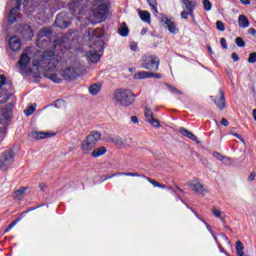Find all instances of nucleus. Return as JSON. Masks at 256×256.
I'll return each mask as SVG.
<instances>
[{
  "instance_id": "1",
  "label": "nucleus",
  "mask_w": 256,
  "mask_h": 256,
  "mask_svg": "<svg viewBox=\"0 0 256 256\" xmlns=\"http://www.w3.org/2000/svg\"><path fill=\"white\" fill-rule=\"evenodd\" d=\"M35 67L44 69V77L50 79L54 83H61L63 79L57 74V59H55V52L53 50H45L38 61L33 62Z\"/></svg>"
},
{
  "instance_id": "2",
  "label": "nucleus",
  "mask_w": 256,
  "mask_h": 256,
  "mask_svg": "<svg viewBox=\"0 0 256 256\" xmlns=\"http://www.w3.org/2000/svg\"><path fill=\"white\" fill-rule=\"evenodd\" d=\"M88 37L91 41L90 50L86 52L87 61L90 63H97L101 59V51H103V40L99 31L88 29Z\"/></svg>"
},
{
  "instance_id": "3",
  "label": "nucleus",
  "mask_w": 256,
  "mask_h": 256,
  "mask_svg": "<svg viewBox=\"0 0 256 256\" xmlns=\"http://www.w3.org/2000/svg\"><path fill=\"white\" fill-rule=\"evenodd\" d=\"M114 105L118 107H129L135 103V95L129 89H116L112 96Z\"/></svg>"
},
{
  "instance_id": "4",
  "label": "nucleus",
  "mask_w": 256,
  "mask_h": 256,
  "mask_svg": "<svg viewBox=\"0 0 256 256\" xmlns=\"http://www.w3.org/2000/svg\"><path fill=\"white\" fill-rule=\"evenodd\" d=\"M52 33L53 30L47 27H44L39 31L36 41V45L37 47H39V49H47L49 47H55L57 45V41L51 42Z\"/></svg>"
},
{
  "instance_id": "5",
  "label": "nucleus",
  "mask_w": 256,
  "mask_h": 256,
  "mask_svg": "<svg viewBox=\"0 0 256 256\" xmlns=\"http://www.w3.org/2000/svg\"><path fill=\"white\" fill-rule=\"evenodd\" d=\"M92 11L96 22L101 23V21H105L107 13H109V6H107V3L103 2L102 0H96Z\"/></svg>"
},
{
  "instance_id": "6",
  "label": "nucleus",
  "mask_w": 256,
  "mask_h": 256,
  "mask_svg": "<svg viewBox=\"0 0 256 256\" xmlns=\"http://www.w3.org/2000/svg\"><path fill=\"white\" fill-rule=\"evenodd\" d=\"M101 139V133L99 132H91L85 140L82 142V151L85 155L91 153L93 149H95V145H97V141Z\"/></svg>"
},
{
  "instance_id": "7",
  "label": "nucleus",
  "mask_w": 256,
  "mask_h": 256,
  "mask_svg": "<svg viewBox=\"0 0 256 256\" xmlns=\"http://www.w3.org/2000/svg\"><path fill=\"white\" fill-rule=\"evenodd\" d=\"M161 60L157 55L146 54L142 57V69H146L147 71H159V64Z\"/></svg>"
},
{
  "instance_id": "8",
  "label": "nucleus",
  "mask_w": 256,
  "mask_h": 256,
  "mask_svg": "<svg viewBox=\"0 0 256 256\" xmlns=\"http://www.w3.org/2000/svg\"><path fill=\"white\" fill-rule=\"evenodd\" d=\"M15 163V152L13 149L5 150L0 155V169L1 171H9L10 167Z\"/></svg>"
},
{
  "instance_id": "9",
  "label": "nucleus",
  "mask_w": 256,
  "mask_h": 256,
  "mask_svg": "<svg viewBox=\"0 0 256 256\" xmlns=\"http://www.w3.org/2000/svg\"><path fill=\"white\" fill-rule=\"evenodd\" d=\"M188 186L196 195H199V197H205L207 193H209V190L199 181V179H193Z\"/></svg>"
},
{
  "instance_id": "10",
  "label": "nucleus",
  "mask_w": 256,
  "mask_h": 256,
  "mask_svg": "<svg viewBox=\"0 0 256 256\" xmlns=\"http://www.w3.org/2000/svg\"><path fill=\"white\" fill-rule=\"evenodd\" d=\"M62 77L65 81H73V79H77L79 73L75 69V67L68 66L61 72Z\"/></svg>"
},
{
  "instance_id": "11",
  "label": "nucleus",
  "mask_w": 256,
  "mask_h": 256,
  "mask_svg": "<svg viewBox=\"0 0 256 256\" xmlns=\"http://www.w3.org/2000/svg\"><path fill=\"white\" fill-rule=\"evenodd\" d=\"M8 45L11 51H21V39L19 38V36H12L8 41Z\"/></svg>"
},
{
  "instance_id": "12",
  "label": "nucleus",
  "mask_w": 256,
  "mask_h": 256,
  "mask_svg": "<svg viewBox=\"0 0 256 256\" xmlns=\"http://www.w3.org/2000/svg\"><path fill=\"white\" fill-rule=\"evenodd\" d=\"M161 21L163 23H165V25H167L168 27V31H170L171 33H173L175 35V33H177V27L175 26V22H173L171 19H169L167 16L163 15Z\"/></svg>"
},
{
  "instance_id": "13",
  "label": "nucleus",
  "mask_w": 256,
  "mask_h": 256,
  "mask_svg": "<svg viewBox=\"0 0 256 256\" xmlns=\"http://www.w3.org/2000/svg\"><path fill=\"white\" fill-rule=\"evenodd\" d=\"M55 133H47V132H39V131H32L30 133V137L32 139H48V137H54Z\"/></svg>"
},
{
  "instance_id": "14",
  "label": "nucleus",
  "mask_w": 256,
  "mask_h": 256,
  "mask_svg": "<svg viewBox=\"0 0 256 256\" xmlns=\"http://www.w3.org/2000/svg\"><path fill=\"white\" fill-rule=\"evenodd\" d=\"M145 117H146V120L148 121V123H151V125H153V127H160L159 121L155 120V118H153V112L151 111V109H149V108L145 109Z\"/></svg>"
},
{
  "instance_id": "15",
  "label": "nucleus",
  "mask_w": 256,
  "mask_h": 256,
  "mask_svg": "<svg viewBox=\"0 0 256 256\" xmlns=\"http://www.w3.org/2000/svg\"><path fill=\"white\" fill-rule=\"evenodd\" d=\"M213 157H215V159H217L218 161H221V163H223V165H226V166L232 165L233 163V161L231 160V158H229V156H223L219 152H213Z\"/></svg>"
},
{
  "instance_id": "16",
  "label": "nucleus",
  "mask_w": 256,
  "mask_h": 256,
  "mask_svg": "<svg viewBox=\"0 0 256 256\" xmlns=\"http://www.w3.org/2000/svg\"><path fill=\"white\" fill-rule=\"evenodd\" d=\"M71 22L67 20H63V14H58L55 20L56 27H59L60 29H67L69 27Z\"/></svg>"
},
{
  "instance_id": "17",
  "label": "nucleus",
  "mask_w": 256,
  "mask_h": 256,
  "mask_svg": "<svg viewBox=\"0 0 256 256\" xmlns=\"http://www.w3.org/2000/svg\"><path fill=\"white\" fill-rule=\"evenodd\" d=\"M19 11H21V8L17 6L10 10V13L8 15L9 23H15V21H17V17H19Z\"/></svg>"
},
{
  "instance_id": "18",
  "label": "nucleus",
  "mask_w": 256,
  "mask_h": 256,
  "mask_svg": "<svg viewBox=\"0 0 256 256\" xmlns=\"http://www.w3.org/2000/svg\"><path fill=\"white\" fill-rule=\"evenodd\" d=\"M179 131L181 135H183V137H187L188 139H191V141H194L195 143L199 144V139L195 136V134H193L189 130L185 128H180Z\"/></svg>"
},
{
  "instance_id": "19",
  "label": "nucleus",
  "mask_w": 256,
  "mask_h": 256,
  "mask_svg": "<svg viewBox=\"0 0 256 256\" xmlns=\"http://www.w3.org/2000/svg\"><path fill=\"white\" fill-rule=\"evenodd\" d=\"M21 34L23 35L24 39L27 41H30V39H33V30H31V26L24 25L23 29L21 30Z\"/></svg>"
},
{
  "instance_id": "20",
  "label": "nucleus",
  "mask_w": 256,
  "mask_h": 256,
  "mask_svg": "<svg viewBox=\"0 0 256 256\" xmlns=\"http://www.w3.org/2000/svg\"><path fill=\"white\" fill-rule=\"evenodd\" d=\"M183 5H185L186 10L190 11L192 13L195 11V7H197V1L196 0H182Z\"/></svg>"
},
{
  "instance_id": "21",
  "label": "nucleus",
  "mask_w": 256,
  "mask_h": 256,
  "mask_svg": "<svg viewBox=\"0 0 256 256\" xmlns=\"http://www.w3.org/2000/svg\"><path fill=\"white\" fill-rule=\"evenodd\" d=\"M238 25L239 27H242V29H247L249 27V19L245 15H240L238 17Z\"/></svg>"
},
{
  "instance_id": "22",
  "label": "nucleus",
  "mask_w": 256,
  "mask_h": 256,
  "mask_svg": "<svg viewBox=\"0 0 256 256\" xmlns=\"http://www.w3.org/2000/svg\"><path fill=\"white\" fill-rule=\"evenodd\" d=\"M219 93L220 99L219 101L215 100V104L217 105L218 109H225V93H223V90H220Z\"/></svg>"
},
{
  "instance_id": "23",
  "label": "nucleus",
  "mask_w": 256,
  "mask_h": 256,
  "mask_svg": "<svg viewBox=\"0 0 256 256\" xmlns=\"http://www.w3.org/2000/svg\"><path fill=\"white\" fill-rule=\"evenodd\" d=\"M30 61H31V58H29L27 54H22L18 61V65H20V67H26L27 65H29Z\"/></svg>"
},
{
  "instance_id": "24",
  "label": "nucleus",
  "mask_w": 256,
  "mask_h": 256,
  "mask_svg": "<svg viewBox=\"0 0 256 256\" xmlns=\"http://www.w3.org/2000/svg\"><path fill=\"white\" fill-rule=\"evenodd\" d=\"M106 153L107 148H105V146H102L92 151V157H101V155H105Z\"/></svg>"
},
{
  "instance_id": "25",
  "label": "nucleus",
  "mask_w": 256,
  "mask_h": 256,
  "mask_svg": "<svg viewBox=\"0 0 256 256\" xmlns=\"http://www.w3.org/2000/svg\"><path fill=\"white\" fill-rule=\"evenodd\" d=\"M140 19L144 21V23H151V14L149 11H141L139 10Z\"/></svg>"
},
{
  "instance_id": "26",
  "label": "nucleus",
  "mask_w": 256,
  "mask_h": 256,
  "mask_svg": "<svg viewBox=\"0 0 256 256\" xmlns=\"http://www.w3.org/2000/svg\"><path fill=\"white\" fill-rule=\"evenodd\" d=\"M118 32H119V35H121V37H127V35H129V27H127V24L125 22H123L120 25Z\"/></svg>"
},
{
  "instance_id": "27",
  "label": "nucleus",
  "mask_w": 256,
  "mask_h": 256,
  "mask_svg": "<svg viewBox=\"0 0 256 256\" xmlns=\"http://www.w3.org/2000/svg\"><path fill=\"white\" fill-rule=\"evenodd\" d=\"M134 79H150V72L147 71H139L134 74Z\"/></svg>"
},
{
  "instance_id": "28",
  "label": "nucleus",
  "mask_w": 256,
  "mask_h": 256,
  "mask_svg": "<svg viewBox=\"0 0 256 256\" xmlns=\"http://www.w3.org/2000/svg\"><path fill=\"white\" fill-rule=\"evenodd\" d=\"M71 9L73 10V13H81V0H76L74 2L71 3L70 5Z\"/></svg>"
},
{
  "instance_id": "29",
  "label": "nucleus",
  "mask_w": 256,
  "mask_h": 256,
  "mask_svg": "<svg viewBox=\"0 0 256 256\" xmlns=\"http://www.w3.org/2000/svg\"><path fill=\"white\" fill-rule=\"evenodd\" d=\"M245 249V245L241 243V241L236 242V255L237 256H245V252L243 251Z\"/></svg>"
},
{
  "instance_id": "30",
  "label": "nucleus",
  "mask_w": 256,
  "mask_h": 256,
  "mask_svg": "<svg viewBox=\"0 0 256 256\" xmlns=\"http://www.w3.org/2000/svg\"><path fill=\"white\" fill-rule=\"evenodd\" d=\"M25 191H27V187L19 188L15 191L14 197L15 199L21 200L25 197Z\"/></svg>"
},
{
  "instance_id": "31",
  "label": "nucleus",
  "mask_w": 256,
  "mask_h": 256,
  "mask_svg": "<svg viewBox=\"0 0 256 256\" xmlns=\"http://www.w3.org/2000/svg\"><path fill=\"white\" fill-rule=\"evenodd\" d=\"M142 177H143V179H147L148 183H151V185H153V187H158L160 189H165L166 188L165 184H161V183H159V182H157V181H155V180H153V179H151V178H149L145 175L142 176Z\"/></svg>"
},
{
  "instance_id": "32",
  "label": "nucleus",
  "mask_w": 256,
  "mask_h": 256,
  "mask_svg": "<svg viewBox=\"0 0 256 256\" xmlns=\"http://www.w3.org/2000/svg\"><path fill=\"white\" fill-rule=\"evenodd\" d=\"M126 142L127 140L125 138H121V137L112 138V143L117 145V147H125Z\"/></svg>"
},
{
  "instance_id": "33",
  "label": "nucleus",
  "mask_w": 256,
  "mask_h": 256,
  "mask_svg": "<svg viewBox=\"0 0 256 256\" xmlns=\"http://www.w3.org/2000/svg\"><path fill=\"white\" fill-rule=\"evenodd\" d=\"M212 213L214 215V217H216L217 219H220V221H222V223H224L225 221V214H223L222 211L216 209V208H212Z\"/></svg>"
},
{
  "instance_id": "34",
  "label": "nucleus",
  "mask_w": 256,
  "mask_h": 256,
  "mask_svg": "<svg viewBox=\"0 0 256 256\" xmlns=\"http://www.w3.org/2000/svg\"><path fill=\"white\" fill-rule=\"evenodd\" d=\"M99 91H101V86L98 85V84H92L90 87H89V93L91 95H97L99 93Z\"/></svg>"
},
{
  "instance_id": "35",
  "label": "nucleus",
  "mask_w": 256,
  "mask_h": 256,
  "mask_svg": "<svg viewBox=\"0 0 256 256\" xmlns=\"http://www.w3.org/2000/svg\"><path fill=\"white\" fill-rule=\"evenodd\" d=\"M148 5L152 8V11L155 15L159 13V10H157V0H147Z\"/></svg>"
},
{
  "instance_id": "36",
  "label": "nucleus",
  "mask_w": 256,
  "mask_h": 256,
  "mask_svg": "<svg viewBox=\"0 0 256 256\" xmlns=\"http://www.w3.org/2000/svg\"><path fill=\"white\" fill-rule=\"evenodd\" d=\"M166 87H168L169 91H171V93H174L175 95H183V92L181 90L175 88L171 84H166Z\"/></svg>"
},
{
  "instance_id": "37",
  "label": "nucleus",
  "mask_w": 256,
  "mask_h": 256,
  "mask_svg": "<svg viewBox=\"0 0 256 256\" xmlns=\"http://www.w3.org/2000/svg\"><path fill=\"white\" fill-rule=\"evenodd\" d=\"M117 175H124L125 177H141L139 173H133V172H119Z\"/></svg>"
},
{
  "instance_id": "38",
  "label": "nucleus",
  "mask_w": 256,
  "mask_h": 256,
  "mask_svg": "<svg viewBox=\"0 0 256 256\" xmlns=\"http://www.w3.org/2000/svg\"><path fill=\"white\" fill-rule=\"evenodd\" d=\"M24 113L27 117H31L32 113H35V106H30L24 110Z\"/></svg>"
},
{
  "instance_id": "39",
  "label": "nucleus",
  "mask_w": 256,
  "mask_h": 256,
  "mask_svg": "<svg viewBox=\"0 0 256 256\" xmlns=\"http://www.w3.org/2000/svg\"><path fill=\"white\" fill-rule=\"evenodd\" d=\"M202 3L205 11H211V8H212L211 1L203 0Z\"/></svg>"
},
{
  "instance_id": "40",
  "label": "nucleus",
  "mask_w": 256,
  "mask_h": 256,
  "mask_svg": "<svg viewBox=\"0 0 256 256\" xmlns=\"http://www.w3.org/2000/svg\"><path fill=\"white\" fill-rule=\"evenodd\" d=\"M190 15H193V12L191 13V10H183L180 14L182 19H188Z\"/></svg>"
},
{
  "instance_id": "41",
  "label": "nucleus",
  "mask_w": 256,
  "mask_h": 256,
  "mask_svg": "<svg viewBox=\"0 0 256 256\" xmlns=\"http://www.w3.org/2000/svg\"><path fill=\"white\" fill-rule=\"evenodd\" d=\"M235 43H236L237 47H245V41L243 40L242 37H237L235 39Z\"/></svg>"
},
{
  "instance_id": "42",
  "label": "nucleus",
  "mask_w": 256,
  "mask_h": 256,
  "mask_svg": "<svg viewBox=\"0 0 256 256\" xmlns=\"http://www.w3.org/2000/svg\"><path fill=\"white\" fill-rule=\"evenodd\" d=\"M216 29H218V31H225V24L221 21H217L216 22Z\"/></svg>"
},
{
  "instance_id": "43",
  "label": "nucleus",
  "mask_w": 256,
  "mask_h": 256,
  "mask_svg": "<svg viewBox=\"0 0 256 256\" xmlns=\"http://www.w3.org/2000/svg\"><path fill=\"white\" fill-rule=\"evenodd\" d=\"M7 84V78L5 77V75L0 74V89H2L3 85Z\"/></svg>"
},
{
  "instance_id": "44",
  "label": "nucleus",
  "mask_w": 256,
  "mask_h": 256,
  "mask_svg": "<svg viewBox=\"0 0 256 256\" xmlns=\"http://www.w3.org/2000/svg\"><path fill=\"white\" fill-rule=\"evenodd\" d=\"M248 63H256V52H253L249 55Z\"/></svg>"
},
{
  "instance_id": "45",
  "label": "nucleus",
  "mask_w": 256,
  "mask_h": 256,
  "mask_svg": "<svg viewBox=\"0 0 256 256\" xmlns=\"http://www.w3.org/2000/svg\"><path fill=\"white\" fill-rule=\"evenodd\" d=\"M231 135H233L234 137L239 139V141H241V143H243L245 145V139L243 138V136H241L240 134H237L235 132H231Z\"/></svg>"
},
{
  "instance_id": "46",
  "label": "nucleus",
  "mask_w": 256,
  "mask_h": 256,
  "mask_svg": "<svg viewBox=\"0 0 256 256\" xmlns=\"http://www.w3.org/2000/svg\"><path fill=\"white\" fill-rule=\"evenodd\" d=\"M161 77H163V75L159 74V73H153L150 72V79L154 78V79H161Z\"/></svg>"
},
{
  "instance_id": "47",
  "label": "nucleus",
  "mask_w": 256,
  "mask_h": 256,
  "mask_svg": "<svg viewBox=\"0 0 256 256\" xmlns=\"http://www.w3.org/2000/svg\"><path fill=\"white\" fill-rule=\"evenodd\" d=\"M255 177H256V173L255 172H251L250 175L248 176V181L250 183L255 181Z\"/></svg>"
},
{
  "instance_id": "48",
  "label": "nucleus",
  "mask_w": 256,
  "mask_h": 256,
  "mask_svg": "<svg viewBox=\"0 0 256 256\" xmlns=\"http://www.w3.org/2000/svg\"><path fill=\"white\" fill-rule=\"evenodd\" d=\"M220 44L223 47V49H227V40L225 38L220 39Z\"/></svg>"
},
{
  "instance_id": "49",
  "label": "nucleus",
  "mask_w": 256,
  "mask_h": 256,
  "mask_svg": "<svg viewBox=\"0 0 256 256\" xmlns=\"http://www.w3.org/2000/svg\"><path fill=\"white\" fill-rule=\"evenodd\" d=\"M248 33H249V35H253V37H256V30H255V28H250L248 30Z\"/></svg>"
},
{
  "instance_id": "50",
  "label": "nucleus",
  "mask_w": 256,
  "mask_h": 256,
  "mask_svg": "<svg viewBox=\"0 0 256 256\" xmlns=\"http://www.w3.org/2000/svg\"><path fill=\"white\" fill-rule=\"evenodd\" d=\"M221 124L224 126V127H227L229 125V121L225 118H222L221 120Z\"/></svg>"
},
{
  "instance_id": "51",
  "label": "nucleus",
  "mask_w": 256,
  "mask_h": 256,
  "mask_svg": "<svg viewBox=\"0 0 256 256\" xmlns=\"http://www.w3.org/2000/svg\"><path fill=\"white\" fill-rule=\"evenodd\" d=\"M232 59L233 61H239V55H237V53H232Z\"/></svg>"
},
{
  "instance_id": "52",
  "label": "nucleus",
  "mask_w": 256,
  "mask_h": 256,
  "mask_svg": "<svg viewBox=\"0 0 256 256\" xmlns=\"http://www.w3.org/2000/svg\"><path fill=\"white\" fill-rule=\"evenodd\" d=\"M131 121L132 123H139V118H137V116H132Z\"/></svg>"
},
{
  "instance_id": "53",
  "label": "nucleus",
  "mask_w": 256,
  "mask_h": 256,
  "mask_svg": "<svg viewBox=\"0 0 256 256\" xmlns=\"http://www.w3.org/2000/svg\"><path fill=\"white\" fill-rule=\"evenodd\" d=\"M39 187L41 191H45V189H47V185H45V183H40Z\"/></svg>"
},
{
  "instance_id": "54",
  "label": "nucleus",
  "mask_w": 256,
  "mask_h": 256,
  "mask_svg": "<svg viewBox=\"0 0 256 256\" xmlns=\"http://www.w3.org/2000/svg\"><path fill=\"white\" fill-rule=\"evenodd\" d=\"M243 5H251L250 0H240Z\"/></svg>"
},
{
  "instance_id": "55",
  "label": "nucleus",
  "mask_w": 256,
  "mask_h": 256,
  "mask_svg": "<svg viewBox=\"0 0 256 256\" xmlns=\"http://www.w3.org/2000/svg\"><path fill=\"white\" fill-rule=\"evenodd\" d=\"M131 51H137V44H132L130 46Z\"/></svg>"
},
{
  "instance_id": "56",
  "label": "nucleus",
  "mask_w": 256,
  "mask_h": 256,
  "mask_svg": "<svg viewBox=\"0 0 256 256\" xmlns=\"http://www.w3.org/2000/svg\"><path fill=\"white\" fill-rule=\"evenodd\" d=\"M13 227H14V224H10V225L6 228L5 232L7 233L8 231H11V230L13 229Z\"/></svg>"
},
{
  "instance_id": "57",
  "label": "nucleus",
  "mask_w": 256,
  "mask_h": 256,
  "mask_svg": "<svg viewBox=\"0 0 256 256\" xmlns=\"http://www.w3.org/2000/svg\"><path fill=\"white\" fill-rule=\"evenodd\" d=\"M23 0H16V7L21 8V2Z\"/></svg>"
},
{
  "instance_id": "58",
  "label": "nucleus",
  "mask_w": 256,
  "mask_h": 256,
  "mask_svg": "<svg viewBox=\"0 0 256 256\" xmlns=\"http://www.w3.org/2000/svg\"><path fill=\"white\" fill-rule=\"evenodd\" d=\"M147 31H148L147 28H142L141 35H146Z\"/></svg>"
},
{
  "instance_id": "59",
  "label": "nucleus",
  "mask_w": 256,
  "mask_h": 256,
  "mask_svg": "<svg viewBox=\"0 0 256 256\" xmlns=\"http://www.w3.org/2000/svg\"><path fill=\"white\" fill-rule=\"evenodd\" d=\"M9 99V96H7L6 98H4L3 100H0V104L1 103H7V100Z\"/></svg>"
},
{
  "instance_id": "60",
  "label": "nucleus",
  "mask_w": 256,
  "mask_h": 256,
  "mask_svg": "<svg viewBox=\"0 0 256 256\" xmlns=\"http://www.w3.org/2000/svg\"><path fill=\"white\" fill-rule=\"evenodd\" d=\"M194 11H195V10H192V15H190L192 21H195V14H194Z\"/></svg>"
},
{
  "instance_id": "61",
  "label": "nucleus",
  "mask_w": 256,
  "mask_h": 256,
  "mask_svg": "<svg viewBox=\"0 0 256 256\" xmlns=\"http://www.w3.org/2000/svg\"><path fill=\"white\" fill-rule=\"evenodd\" d=\"M176 189H178V191H180L181 193H183V189H181L179 186H176Z\"/></svg>"
},
{
  "instance_id": "62",
  "label": "nucleus",
  "mask_w": 256,
  "mask_h": 256,
  "mask_svg": "<svg viewBox=\"0 0 256 256\" xmlns=\"http://www.w3.org/2000/svg\"><path fill=\"white\" fill-rule=\"evenodd\" d=\"M11 224L15 227V225H17V220L13 221Z\"/></svg>"
},
{
  "instance_id": "63",
  "label": "nucleus",
  "mask_w": 256,
  "mask_h": 256,
  "mask_svg": "<svg viewBox=\"0 0 256 256\" xmlns=\"http://www.w3.org/2000/svg\"><path fill=\"white\" fill-rule=\"evenodd\" d=\"M208 50L210 53H213V50L211 49V47H208Z\"/></svg>"
},
{
  "instance_id": "64",
  "label": "nucleus",
  "mask_w": 256,
  "mask_h": 256,
  "mask_svg": "<svg viewBox=\"0 0 256 256\" xmlns=\"http://www.w3.org/2000/svg\"><path fill=\"white\" fill-rule=\"evenodd\" d=\"M168 189H169L170 191H173V188H172V187H169Z\"/></svg>"
}]
</instances>
